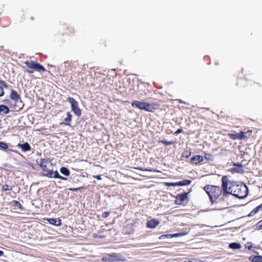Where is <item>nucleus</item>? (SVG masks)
Wrapping results in <instances>:
<instances>
[{"mask_svg": "<svg viewBox=\"0 0 262 262\" xmlns=\"http://www.w3.org/2000/svg\"><path fill=\"white\" fill-rule=\"evenodd\" d=\"M227 176L222 178V188L220 186L211 185H205L203 189L208 195L212 204L219 203L224 201L225 197L227 196Z\"/></svg>", "mask_w": 262, "mask_h": 262, "instance_id": "1", "label": "nucleus"}, {"mask_svg": "<svg viewBox=\"0 0 262 262\" xmlns=\"http://www.w3.org/2000/svg\"><path fill=\"white\" fill-rule=\"evenodd\" d=\"M227 195L231 194L235 197L242 199L245 198L248 194V188L245 184H238L230 181L227 177Z\"/></svg>", "mask_w": 262, "mask_h": 262, "instance_id": "2", "label": "nucleus"}, {"mask_svg": "<svg viewBox=\"0 0 262 262\" xmlns=\"http://www.w3.org/2000/svg\"><path fill=\"white\" fill-rule=\"evenodd\" d=\"M37 163L43 171V176L50 178H57L65 181L67 180V178L60 176L57 170L54 171L49 169L48 166L52 165V163L49 159H40Z\"/></svg>", "mask_w": 262, "mask_h": 262, "instance_id": "3", "label": "nucleus"}, {"mask_svg": "<svg viewBox=\"0 0 262 262\" xmlns=\"http://www.w3.org/2000/svg\"><path fill=\"white\" fill-rule=\"evenodd\" d=\"M132 106L134 108H138L148 112H153L154 110L159 108L160 105L156 103H148L136 100L132 103Z\"/></svg>", "mask_w": 262, "mask_h": 262, "instance_id": "4", "label": "nucleus"}, {"mask_svg": "<svg viewBox=\"0 0 262 262\" xmlns=\"http://www.w3.org/2000/svg\"><path fill=\"white\" fill-rule=\"evenodd\" d=\"M25 64L29 69V70H27V72L29 74H32L34 71L39 73H43L46 71V69L43 66L33 60H27L25 62Z\"/></svg>", "mask_w": 262, "mask_h": 262, "instance_id": "5", "label": "nucleus"}, {"mask_svg": "<svg viewBox=\"0 0 262 262\" xmlns=\"http://www.w3.org/2000/svg\"><path fill=\"white\" fill-rule=\"evenodd\" d=\"M67 101L71 104L72 110L77 116L81 115V111L78 106V102L73 97H68Z\"/></svg>", "mask_w": 262, "mask_h": 262, "instance_id": "6", "label": "nucleus"}, {"mask_svg": "<svg viewBox=\"0 0 262 262\" xmlns=\"http://www.w3.org/2000/svg\"><path fill=\"white\" fill-rule=\"evenodd\" d=\"M234 167H232L230 169L229 171L232 173H237L243 174L245 172L244 169V165L240 163H233L232 164Z\"/></svg>", "mask_w": 262, "mask_h": 262, "instance_id": "7", "label": "nucleus"}, {"mask_svg": "<svg viewBox=\"0 0 262 262\" xmlns=\"http://www.w3.org/2000/svg\"><path fill=\"white\" fill-rule=\"evenodd\" d=\"M227 136L230 139L233 140H242L247 138V136H245V133L242 131L240 132L239 133L236 134L229 133Z\"/></svg>", "mask_w": 262, "mask_h": 262, "instance_id": "8", "label": "nucleus"}, {"mask_svg": "<svg viewBox=\"0 0 262 262\" xmlns=\"http://www.w3.org/2000/svg\"><path fill=\"white\" fill-rule=\"evenodd\" d=\"M188 193L187 192L178 194L177 195L175 200V204L178 205L183 204L184 202L187 199Z\"/></svg>", "mask_w": 262, "mask_h": 262, "instance_id": "9", "label": "nucleus"}, {"mask_svg": "<svg viewBox=\"0 0 262 262\" xmlns=\"http://www.w3.org/2000/svg\"><path fill=\"white\" fill-rule=\"evenodd\" d=\"M204 160V157L201 155H195L190 159V163L192 165H199Z\"/></svg>", "mask_w": 262, "mask_h": 262, "instance_id": "10", "label": "nucleus"}, {"mask_svg": "<svg viewBox=\"0 0 262 262\" xmlns=\"http://www.w3.org/2000/svg\"><path fill=\"white\" fill-rule=\"evenodd\" d=\"M44 220H47L50 224L56 226H60L62 224L61 220L59 218H57V219L47 218V219H45Z\"/></svg>", "mask_w": 262, "mask_h": 262, "instance_id": "11", "label": "nucleus"}, {"mask_svg": "<svg viewBox=\"0 0 262 262\" xmlns=\"http://www.w3.org/2000/svg\"><path fill=\"white\" fill-rule=\"evenodd\" d=\"M67 117L64 119V121L60 123V125H65L71 126V122L72 121V115L69 112L66 113Z\"/></svg>", "mask_w": 262, "mask_h": 262, "instance_id": "12", "label": "nucleus"}, {"mask_svg": "<svg viewBox=\"0 0 262 262\" xmlns=\"http://www.w3.org/2000/svg\"><path fill=\"white\" fill-rule=\"evenodd\" d=\"M159 224V220L154 219L147 222L146 227L148 228L153 229L156 228Z\"/></svg>", "mask_w": 262, "mask_h": 262, "instance_id": "13", "label": "nucleus"}, {"mask_svg": "<svg viewBox=\"0 0 262 262\" xmlns=\"http://www.w3.org/2000/svg\"><path fill=\"white\" fill-rule=\"evenodd\" d=\"M10 98L11 100L14 101L15 102H17L18 100L21 101L20 96L18 95L17 92L14 90H12L11 91Z\"/></svg>", "mask_w": 262, "mask_h": 262, "instance_id": "14", "label": "nucleus"}, {"mask_svg": "<svg viewBox=\"0 0 262 262\" xmlns=\"http://www.w3.org/2000/svg\"><path fill=\"white\" fill-rule=\"evenodd\" d=\"M184 235H185V233H174V234H163L162 235H161L159 237V239H161L164 238H172V237L181 236H183Z\"/></svg>", "mask_w": 262, "mask_h": 262, "instance_id": "15", "label": "nucleus"}, {"mask_svg": "<svg viewBox=\"0 0 262 262\" xmlns=\"http://www.w3.org/2000/svg\"><path fill=\"white\" fill-rule=\"evenodd\" d=\"M7 83L4 80H0V97L3 96L5 94L4 89L8 88Z\"/></svg>", "mask_w": 262, "mask_h": 262, "instance_id": "16", "label": "nucleus"}, {"mask_svg": "<svg viewBox=\"0 0 262 262\" xmlns=\"http://www.w3.org/2000/svg\"><path fill=\"white\" fill-rule=\"evenodd\" d=\"M10 112L9 107L4 104L0 105V116H4Z\"/></svg>", "mask_w": 262, "mask_h": 262, "instance_id": "17", "label": "nucleus"}, {"mask_svg": "<svg viewBox=\"0 0 262 262\" xmlns=\"http://www.w3.org/2000/svg\"><path fill=\"white\" fill-rule=\"evenodd\" d=\"M17 146L21 148L23 151H30L31 149L30 145L28 142H26L24 144L18 143Z\"/></svg>", "mask_w": 262, "mask_h": 262, "instance_id": "18", "label": "nucleus"}, {"mask_svg": "<svg viewBox=\"0 0 262 262\" xmlns=\"http://www.w3.org/2000/svg\"><path fill=\"white\" fill-rule=\"evenodd\" d=\"M260 211H262V203L254 208L249 214L248 216H252Z\"/></svg>", "mask_w": 262, "mask_h": 262, "instance_id": "19", "label": "nucleus"}, {"mask_svg": "<svg viewBox=\"0 0 262 262\" xmlns=\"http://www.w3.org/2000/svg\"><path fill=\"white\" fill-rule=\"evenodd\" d=\"M249 258L252 262H262V256L252 255L250 256Z\"/></svg>", "mask_w": 262, "mask_h": 262, "instance_id": "20", "label": "nucleus"}, {"mask_svg": "<svg viewBox=\"0 0 262 262\" xmlns=\"http://www.w3.org/2000/svg\"><path fill=\"white\" fill-rule=\"evenodd\" d=\"M191 183V181L190 180L186 179L178 182V186H187Z\"/></svg>", "mask_w": 262, "mask_h": 262, "instance_id": "21", "label": "nucleus"}, {"mask_svg": "<svg viewBox=\"0 0 262 262\" xmlns=\"http://www.w3.org/2000/svg\"><path fill=\"white\" fill-rule=\"evenodd\" d=\"M60 172L66 176H69L70 174V170L65 167H62L60 169Z\"/></svg>", "mask_w": 262, "mask_h": 262, "instance_id": "22", "label": "nucleus"}, {"mask_svg": "<svg viewBox=\"0 0 262 262\" xmlns=\"http://www.w3.org/2000/svg\"><path fill=\"white\" fill-rule=\"evenodd\" d=\"M191 155V151L190 149L186 150L182 153V158L187 159L190 157Z\"/></svg>", "mask_w": 262, "mask_h": 262, "instance_id": "23", "label": "nucleus"}, {"mask_svg": "<svg viewBox=\"0 0 262 262\" xmlns=\"http://www.w3.org/2000/svg\"><path fill=\"white\" fill-rule=\"evenodd\" d=\"M229 247L230 248L233 249H239L241 248V245L240 244L237 243H232L230 244Z\"/></svg>", "mask_w": 262, "mask_h": 262, "instance_id": "24", "label": "nucleus"}, {"mask_svg": "<svg viewBox=\"0 0 262 262\" xmlns=\"http://www.w3.org/2000/svg\"><path fill=\"white\" fill-rule=\"evenodd\" d=\"M11 204L13 206L23 210V206L18 201L14 200L11 202Z\"/></svg>", "mask_w": 262, "mask_h": 262, "instance_id": "25", "label": "nucleus"}, {"mask_svg": "<svg viewBox=\"0 0 262 262\" xmlns=\"http://www.w3.org/2000/svg\"><path fill=\"white\" fill-rule=\"evenodd\" d=\"M203 157L207 161H212L213 160L212 155L209 153H205Z\"/></svg>", "mask_w": 262, "mask_h": 262, "instance_id": "26", "label": "nucleus"}, {"mask_svg": "<svg viewBox=\"0 0 262 262\" xmlns=\"http://www.w3.org/2000/svg\"><path fill=\"white\" fill-rule=\"evenodd\" d=\"M8 148V144L4 142H0V149L5 150Z\"/></svg>", "mask_w": 262, "mask_h": 262, "instance_id": "27", "label": "nucleus"}, {"mask_svg": "<svg viewBox=\"0 0 262 262\" xmlns=\"http://www.w3.org/2000/svg\"><path fill=\"white\" fill-rule=\"evenodd\" d=\"M12 189V187L9 186V185H8V184L4 185L2 187V191L3 192L6 191H7V190H11Z\"/></svg>", "mask_w": 262, "mask_h": 262, "instance_id": "28", "label": "nucleus"}, {"mask_svg": "<svg viewBox=\"0 0 262 262\" xmlns=\"http://www.w3.org/2000/svg\"><path fill=\"white\" fill-rule=\"evenodd\" d=\"M159 142L162 143L164 144L165 145H172V144H174V143H175L174 141H167L164 140H160L159 141Z\"/></svg>", "mask_w": 262, "mask_h": 262, "instance_id": "29", "label": "nucleus"}, {"mask_svg": "<svg viewBox=\"0 0 262 262\" xmlns=\"http://www.w3.org/2000/svg\"><path fill=\"white\" fill-rule=\"evenodd\" d=\"M84 188H85V187L83 186H80V187H77V188H69V190L71 191H76L77 190H80L81 189H83Z\"/></svg>", "mask_w": 262, "mask_h": 262, "instance_id": "30", "label": "nucleus"}, {"mask_svg": "<svg viewBox=\"0 0 262 262\" xmlns=\"http://www.w3.org/2000/svg\"><path fill=\"white\" fill-rule=\"evenodd\" d=\"M165 185L166 186L170 187V186H177L178 182L172 183V182H166L165 183Z\"/></svg>", "mask_w": 262, "mask_h": 262, "instance_id": "31", "label": "nucleus"}, {"mask_svg": "<svg viewBox=\"0 0 262 262\" xmlns=\"http://www.w3.org/2000/svg\"><path fill=\"white\" fill-rule=\"evenodd\" d=\"M256 229L257 230L262 229V220L259 221L256 225Z\"/></svg>", "mask_w": 262, "mask_h": 262, "instance_id": "32", "label": "nucleus"}, {"mask_svg": "<svg viewBox=\"0 0 262 262\" xmlns=\"http://www.w3.org/2000/svg\"><path fill=\"white\" fill-rule=\"evenodd\" d=\"M110 212H108V211L104 212L102 213V217L103 218H106L110 215Z\"/></svg>", "mask_w": 262, "mask_h": 262, "instance_id": "33", "label": "nucleus"}, {"mask_svg": "<svg viewBox=\"0 0 262 262\" xmlns=\"http://www.w3.org/2000/svg\"><path fill=\"white\" fill-rule=\"evenodd\" d=\"M139 169L142 171H153V172H158L159 171L156 170L155 169H142V168H138Z\"/></svg>", "mask_w": 262, "mask_h": 262, "instance_id": "34", "label": "nucleus"}, {"mask_svg": "<svg viewBox=\"0 0 262 262\" xmlns=\"http://www.w3.org/2000/svg\"><path fill=\"white\" fill-rule=\"evenodd\" d=\"M93 177H94V178H96L98 180H101V175L94 176Z\"/></svg>", "mask_w": 262, "mask_h": 262, "instance_id": "35", "label": "nucleus"}, {"mask_svg": "<svg viewBox=\"0 0 262 262\" xmlns=\"http://www.w3.org/2000/svg\"><path fill=\"white\" fill-rule=\"evenodd\" d=\"M183 132V130L181 128L180 129H178L175 133L174 134H176V135H178V134H179L180 133H181L182 132Z\"/></svg>", "mask_w": 262, "mask_h": 262, "instance_id": "36", "label": "nucleus"}, {"mask_svg": "<svg viewBox=\"0 0 262 262\" xmlns=\"http://www.w3.org/2000/svg\"><path fill=\"white\" fill-rule=\"evenodd\" d=\"M187 262H199V260L196 259H191L187 261Z\"/></svg>", "mask_w": 262, "mask_h": 262, "instance_id": "37", "label": "nucleus"}, {"mask_svg": "<svg viewBox=\"0 0 262 262\" xmlns=\"http://www.w3.org/2000/svg\"><path fill=\"white\" fill-rule=\"evenodd\" d=\"M102 260L103 261H110V260H108L107 258H105V257H103Z\"/></svg>", "mask_w": 262, "mask_h": 262, "instance_id": "38", "label": "nucleus"}, {"mask_svg": "<svg viewBox=\"0 0 262 262\" xmlns=\"http://www.w3.org/2000/svg\"><path fill=\"white\" fill-rule=\"evenodd\" d=\"M4 255V252L2 250H0V257Z\"/></svg>", "mask_w": 262, "mask_h": 262, "instance_id": "39", "label": "nucleus"}, {"mask_svg": "<svg viewBox=\"0 0 262 262\" xmlns=\"http://www.w3.org/2000/svg\"><path fill=\"white\" fill-rule=\"evenodd\" d=\"M7 101H8V100H3V102H5V103H6Z\"/></svg>", "mask_w": 262, "mask_h": 262, "instance_id": "40", "label": "nucleus"}, {"mask_svg": "<svg viewBox=\"0 0 262 262\" xmlns=\"http://www.w3.org/2000/svg\"><path fill=\"white\" fill-rule=\"evenodd\" d=\"M31 19L32 20H34V17H31Z\"/></svg>", "mask_w": 262, "mask_h": 262, "instance_id": "41", "label": "nucleus"}, {"mask_svg": "<svg viewBox=\"0 0 262 262\" xmlns=\"http://www.w3.org/2000/svg\"><path fill=\"white\" fill-rule=\"evenodd\" d=\"M248 132H249V133H251L252 132V131H251V130H248V131L247 132V133H248Z\"/></svg>", "mask_w": 262, "mask_h": 262, "instance_id": "42", "label": "nucleus"}]
</instances>
